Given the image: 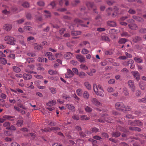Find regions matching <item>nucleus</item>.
<instances>
[{"instance_id":"nucleus-1","label":"nucleus","mask_w":146,"mask_h":146,"mask_svg":"<svg viewBox=\"0 0 146 146\" xmlns=\"http://www.w3.org/2000/svg\"><path fill=\"white\" fill-rule=\"evenodd\" d=\"M93 89L94 91L97 96H99L102 97H104V96L103 93L104 91L102 86L100 85H97L95 84H94Z\"/></svg>"},{"instance_id":"nucleus-2","label":"nucleus","mask_w":146,"mask_h":146,"mask_svg":"<svg viewBox=\"0 0 146 146\" xmlns=\"http://www.w3.org/2000/svg\"><path fill=\"white\" fill-rule=\"evenodd\" d=\"M4 40L6 43L8 44L12 45H15V42H16L15 38L11 36L7 35L5 36Z\"/></svg>"},{"instance_id":"nucleus-3","label":"nucleus","mask_w":146,"mask_h":146,"mask_svg":"<svg viewBox=\"0 0 146 146\" xmlns=\"http://www.w3.org/2000/svg\"><path fill=\"white\" fill-rule=\"evenodd\" d=\"M115 108L117 110L123 111L124 110V108H125V106L122 102H117L115 104Z\"/></svg>"},{"instance_id":"nucleus-4","label":"nucleus","mask_w":146,"mask_h":146,"mask_svg":"<svg viewBox=\"0 0 146 146\" xmlns=\"http://www.w3.org/2000/svg\"><path fill=\"white\" fill-rule=\"evenodd\" d=\"M123 64L125 66H128L129 64H131V66H130V68L131 69H133L135 66V64H134V61L131 59H130L128 62H124Z\"/></svg>"},{"instance_id":"nucleus-5","label":"nucleus","mask_w":146,"mask_h":146,"mask_svg":"<svg viewBox=\"0 0 146 146\" xmlns=\"http://www.w3.org/2000/svg\"><path fill=\"white\" fill-rule=\"evenodd\" d=\"M87 19L89 20H90V21L91 20L90 18L83 19V21H84V22H83L82 21L78 19H75V20H74V22L75 23H76L81 24V25L83 27H87L88 26L87 25H86L85 24H81V23L83 22H84V23H86V22L85 21V20H87Z\"/></svg>"},{"instance_id":"nucleus-6","label":"nucleus","mask_w":146,"mask_h":146,"mask_svg":"<svg viewBox=\"0 0 146 146\" xmlns=\"http://www.w3.org/2000/svg\"><path fill=\"white\" fill-rule=\"evenodd\" d=\"M108 117H109L107 116L106 114V115H104L102 117V118L98 119V121L101 123H104L105 121L110 122V121L108 120Z\"/></svg>"},{"instance_id":"nucleus-7","label":"nucleus","mask_w":146,"mask_h":146,"mask_svg":"<svg viewBox=\"0 0 146 146\" xmlns=\"http://www.w3.org/2000/svg\"><path fill=\"white\" fill-rule=\"evenodd\" d=\"M35 68V66L31 64L28 65L27 66V68L25 70L26 72L30 73H33L32 71Z\"/></svg>"},{"instance_id":"nucleus-8","label":"nucleus","mask_w":146,"mask_h":146,"mask_svg":"<svg viewBox=\"0 0 146 146\" xmlns=\"http://www.w3.org/2000/svg\"><path fill=\"white\" fill-rule=\"evenodd\" d=\"M67 73L65 74V77L67 78H71L74 75L72 71L70 69H67Z\"/></svg>"},{"instance_id":"nucleus-9","label":"nucleus","mask_w":146,"mask_h":146,"mask_svg":"<svg viewBox=\"0 0 146 146\" xmlns=\"http://www.w3.org/2000/svg\"><path fill=\"white\" fill-rule=\"evenodd\" d=\"M91 101L93 104L96 106H102V104L95 98H92L91 100Z\"/></svg>"},{"instance_id":"nucleus-10","label":"nucleus","mask_w":146,"mask_h":146,"mask_svg":"<svg viewBox=\"0 0 146 146\" xmlns=\"http://www.w3.org/2000/svg\"><path fill=\"white\" fill-rule=\"evenodd\" d=\"M128 84L131 90L134 92L135 90L134 82L132 80H129L128 82Z\"/></svg>"},{"instance_id":"nucleus-11","label":"nucleus","mask_w":146,"mask_h":146,"mask_svg":"<svg viewBox=\"0 0 146 146\" xmlns=\"http://www.w3.org/2000/svg\"><path fill=\"white\" fill-rule=\"evenodd\" d=\"M45 55L48 56V59L50 60H53L55 59V56L51 52H46L45 53Z\"/></svg>"},{"instance_id":"nucleus-12","label":"nucleus","mask_w":146,"mask_h":146,"mask_svg":"<svg viewBox=\"0 0 146 146\" xmlns=\"http://www.w3.org/2000/svg\"><path fill=\"white\" fill-rule=\"evenodd\" d=\"M131 73L137 81H138L139 80L140 74L138 72H132Z\"/></svg>"},{"instance_id":"nucleus-13","label":"nucleus","mask_w":146,"mask_h":146,"mask_svg":"<svg viewBox=\"0 0 146 146\" xmlns=\"http://www.w3.org/2000/svg\"><path fill=\"white\" fill-rule=\"evenodd\" d=\"M76 58L80 62H85V57L83 56L80 55H78L76 56Z\"/></svg>"},{"instance_id":"nucleus-14","label":"nucleus","mask_w":146,"mask_h":146,"mask_svg":"<svg viewBox=\"0 0 146 146\" xmlns=\"http://www.w3.org/2000/svg\"><path fill=\"white\" fill-rule=\"evenodd\" d=\"M44 16L45 18H50L51 17V13L48 11L44 10Z\"/></svg>"},{"instance_id":"nucleus-15","label":"nucleus","mask_w":146,"mask_h":146,"mask_svg":"<svg viewBox=\"0 0 146 146\" xmlns=\"http://www.w3.org/2000/svg\"><path fill=\"white\" fill-rule=\"evenodd\" d=\"M12 27V26L11 25L7 24L4 25L3 27L5 31H8L11 29Z\"/></svg>"},{"instance_id":"nucleus-16","label":"nucleus","mask_w":146,"mask_h":146,"mask_svg":"<svg viewBox=\"0 0 146 146\" xmlns=\"http://www.w3.org/2000/svg\"><path fill=\"white\" fill-rule=\"evenodd\" d=\"M23 77L25 80H29L32 78V76L31 74L26 73L23 74Z\"/></svg>"},{"instance_id":"nucleus-17","label":"nucleus","mask_w":146,"mask_h":146,"mask_svg":"<svg viewBox=\"0 0 146 146\" xmlns=\"http://www.w3.org/2000/svg\"><path fill=\"white\" fill-rule=\"evenodd\" d=\"M72 54L70 52H67L64 54V58L66 59H70L72 56Z\"/></svg>"},{"instance_id":"nucleus-18","label":"nucleus","mask_w":146,"mask_h":146,"mask_svg":"<svg viewBox=\"0 0 146 146\" xmlns=\"http://www.w3.org/2000/svg\"><path fill=\"white\" fill-rule=\"evenodd\" d=\"M108 25L110 27H113L116 26V23L114 21H108L107 22Z\"/></svg>"},{"instance_id":"nucleus-19","label":"nucleus","mask_w":146,"mask_h":146,"mask_svg":"<svg viewBox=\"0 0 146 146\" xmlns=\"http://www.w3.org/2000/svg\"><path fill=\"white\" fill-rule=\"evenodd\" d=\"M34 47L35 49L36 50H40L42 48V47L41 45L36 43L34 44Z\"/></svg>"},{"instance_id":"nucleus-20","label":"nucleus","mask_w":146,"mask_h":146,"mask_svg":"<svg viewBox=\"0 0 146 146\" xmlns=\"http://www.w3.org/2000/svg\"><path fill=\"white\" fill-rule=\"evenodd\" d=\"M67 107L72 111H75V108L74 107L72 104H67L66 105Z\"/></svg>"},{"instance_id":"nucleus-21","label":"nucleus","mask_w":146,"mask_h":146,"mask_svg":"<svg viewBox=\"0 0 146 146\" xmlns=\"http://www.w3.org/2000/svg\"><path fill=\"white\" fill-rule=\"evenodd\" d=\"M3 7H5V9L4 10L2 11V12L3 13L5 14V15H8L10 14V11L9 9H7L8 8V7L7 6H4L3 5Z\"/></svg>"},{"instance_id":"nucleus-22","label":"nucleus","mask_w":146,"mask_h":146,"mask_svg":"<svg viewBox=\"0 0 146 146\" xmlns=\"http://www.w3.org/2000/svg\"><path fill=\"white\" fill-rule=\"evenodd\" d=\"M56 104V101L55 100H52L50 101L46 104V105L48 106H52Z\"/></svg>"},{"instance_id":"nucleus-23","label":"nucleus","mask_w":146,"mask_h":146,"mask_svg":"<svg viewBox=\"0 0 146 146\" xmlns=\"http://www.w3.org/2000/svg\"><path fill=\"white\" fill-rule=\"evenodd\" d=\"M99 129L97 128L94 127L92 129V132L91 131H86V134H90L92 132H97L98 131Z\"/></svg>"},{"instance_id":"nucleus-24","label":"nucleus","mask_w":146,"mask_h":146,"mask_svg":"<svg viewBox=\"0 0 146 146\" xmlns=\"http://www.w3.org/2000/svg\"><path fill=\"white\" fill-rule=\"evenodd\" d=\"M128 26L130 29L132 30H136L137 28V25L135 24H130Z\"/></svg>"},{"instance_id":"nucleus-25","label":"nucleus","mask_w":146,"mask_h":146,"mask_svg":"<svg viewBox=\"0 0 146 146\" xmlns=\"http://www.w3.org/2000/svg\"><path fill=\"white\" fill-rule=\"evenodd\" d=\"M132 17L133 19L139 22H142L143 21V19L140 17H137L135 15H133Z\"/></svg>"},{"instance_id":"nucleus-26","label":"nucleus","mask_w":146,"mask_h":146,"mask_svg":"<svg viewBox=\"0 0 146 146\" xmlns=\"http://www.w3.org/2000/svg\"><path fill=\"white\" fill-rule=\"evenodd\" d=\"M23 119H20L17 121L16 125L18 127H20L23 125Z\"/></svg>"},{"instance_id":"nucleus-27","label":"nucleus","mask_w":146,"mask_h":146,"mask_svg":"<svg viewBox=\"0 0 146 146\" xmlns=\"http://www.w3.org/2000/svg\"><path fill=\"white\" fill-rule=\"evenodd\" d=\"M83 96L85 99H87L89 97V94L87 91H84L83 94Z\"/></svg>"},{"instance_id":"nucleus-28","label":"nucleus","mask_w":146,"mask_h":146,"mask_svg":"<svg viewBox=\"0 0 146 146\" xmlns=\"http://www.w3.org/2000/svg\"><path fill=\"white\" fill-rule=\"evenodd\" d=\"M84 85L86 87L88 90H90L91 89V86L89 83L88 82H86L84 83Z\"/></svg>"},{"instance_id":"nucleus-29","label":"nucleus","mask_w":146,"mask_h":146,"mask_svg":"<svg viewBox=\"0 0 146 146\" xmlns=\"http://www.w3.org/2000/svg\"><path fill=\"white\" fill-rule=\"evenodd\" d=\"M134 60L136 62L138 63H141L143 62V60L141 58L135 57L134 58Z\"/></svg>"},{"instance_id":"nucleus-30","label":"nucleus","mask_w":146,"mask_h":146,"mask_svg":"<svg viewBox=\"0 0 146 146\" xmlns=\"http://www.w3.org/2000/svg\"><path fill=\"white\" fill-rule=\"evenodd\" d=\"M86 45L87 47H88L90 46L89 43L88 41H83L80 44V46L82 47L83 46H84Z\"/></svg>"},{"instance_id":"nucleus-31","label":"nucleus","mask_w":146,"mask_h":146,"mask_svg":"<svg viewBox=\"0 0 146 146\" xmlns=\"http://www.w3.org/2000/svg\"><path fill=\"white\" fill-rule=\"evenodd\" d=\"M78 75L81 78H83L86 76V74L83 72H80L78 73Z\"/></svg>"},{"instance_id":"nucleus-32","label":"nucleus","mask_w":146,"mask_h":146,"mask_svg":"<svg viewBox=\"0 0 146 146\" xmlns=\"http://www.w3.org/2000/svg\"><path fill=\"white\" fill-rule=\"evenodd\" d=\"M80 31H72L71 32V34L73 36H77L81 34Z\"/></svg>"},{"instance_id":"nucleus-33","label":"nucleus","mask_w":146,"mask_h":146,"mask_svg":"<svg viewBox=\"0 0 146 146\" xmlns=\"http://www.w3.org/2000/svg\"><path fill=\"white\" fill-rule=\"evenodd\" d=\"M49 90L52 94H55L56 93L57 90L56 88H55L51 87L49 88Z\"/></svg>"},{"instance_id":"nucleus-34","label":"nucleus","mask_w":146,"mask_h":146,"mask_svg":"<svg viewBox=\"0 0 146 146\" xmlns=\"http://www.w3.org/2000/svg\"><path fill=\"white\" fill-rule=\"evenodd\" d=\"M35 62L33 58H27V62H25L26 63H33Z\"/></svg>"},{"instance_id":"nucleus-35","label":"nucleus","mask_w":146,"mask_h":146,"mask_svg":"<svg viewBox=\"0 0 146 146\" xmlns=\"http://www.w3.org/2000/svg\"><path fill=\"white\" fill-rule=\"evenodd\" d=\"M84 109L87 112H90L92 111V109L88 106H85Z\"/></svg>"},{"instance_id":"nucleus-36","label":"nucleus","mask_w":146,"mask_h":146,"mask_svg":"<svg viewBox=\"0 0 146 146\" xmlns=\"http://www.w3.org/2000/svg\"><path fill=\"white\" fill-rule=\"evenodd\" d=\"M101 39L103 41H109L110 39L108 37L106 36H102L101 38Z\"/></svg>"},{"instance_id":"nucleus-37","label":"nucleus","mask_w":146,"mask_h":146,"mask_svg":"<svg viewBox=\"0 0 146 146\" xmlns=\"http://www.w3.org/2000/svg\"><path fill=\"white\" fill-rule=\"evenodd\" d=\"M86 5L89 9L93 8L94 6V3L90 2H88L86 4Z\"/></svg>"},{"instance_id":"nucleus-38","label":"nucleus","mask_w":146,"mask_h":146,"mask_svg":"<svg viewBox=\"0 0 146 146\" xmlns=\"http://www.w3.org/2000/svg\"><path fill=\"white\" fill-rule=\"evenodd\" d=\"M82 90L81 89H78L76 91V94L79 96H81L82 94Z\"/></svg>"},{"instance_id":"nucleus-39","label":"nucleus","mask_w":146,"mask_h":146,"mask_svg":"<svg viewBox=\"0 0 146 146\" xmlns=\"http://www.w3.org/2000/svg\"><path fill=\"white\" fill-rule=\"evenodd\" d=\"M120 135V133L118 132H113L112 133V136L113 137H119Z\"/></svg>"},{"instance_id":"nucleus-40","label":"nucleus","mask_w":146,"mask_h":146,"mask_svg":"<svg viewBox=\"0 0 146 146\" xmlns=\"http://www.w3.org/2000/svg\"><path fill=\"white\" fill-rule=\"evenodd\" d=\"M134 122L135 123V126H140L142 125V123L139 120L134 121Z\"/></svg>"},{"instance_id":"nucleus-41","label":"nucleus","mask_w":146,"mask_h":146,"mask_svg":"<svg viewBox=\"0 0 146 146\" xmlns=\"http://www.w3.org/2000/svg\"><path fill=\"white\" fill-rule=\"evenodd\" d=\"M123 92L124 95L126 96H128L129 93L127 88L125 87L123 89Z\"/></svg>"},{"instance_id":"nucleus-42","label":"nucleus","mask_w":146,"mask_h":146,"mask_svg":"<svg viewBox=\"0 0 146 146\" xmlns=\"http://www.w3.org/2000/svg\"><path fill=\"white\" fill-rule=\"evenodd\" d=\"M141 40L140 37L138 36H136L133 38V41L135 42H137L140 41Z\"/></svg>"},{"instance_id":"nucleus-43","label":"nucleus","mask_w":146,"mask_h":146,"mask_svg":"<svg viewBox=\"0 0 146 146\" xmlns=\"http://www.w3.org/2000/svg\"><path fill=\"white\" fill-rule=\"evenodd\" d=\"M49 74L50 75L56 74H58V72L56 71H53L52 70H49L48 71Z\"/></svg>"},{"instance_id":"nucleus-44","label":"nucleus","mask_w":146,"mask_h":146,"mask_svg":"<svg viewBox=\"0 0 146 146\" xmlns=\"http://www.w3.org/2000/svg\"><path fill=\"white\" fill-rule=\"evenodd\" d=\"M13 68L14 71L17 73L20 72L21 71L20 68L17 66H14Z\"/></svg>"},{"instance_id":"nucleus-45","label":"nucleus","mask_w":146,"mask_h":146,"mask_svg":"<svg viewBox=\"0 0 146 146\" xmlns=\"http://www.w3.org/2000/svg\"><path fill=\"white\" fill-rule=\"evenodd\" d=\"M0 62L4 64H6L7 63V60L5 58H0Z\"/></svg>"},{"instance_id":"nucleus-46","label":"nucleus","mask_w":146,"mask_h":146,"mask_svg":"<svg viewBox=\"0 0 146 146\" xmlns=\"http://www.w3.org/2000/svg\"><path fill=\"white\" fill-rule=\"evenodd\" d=\"M22 6L25 8H27L29 6V4L28 2H24L22 5Z\"/></svg>"},{"instance_id":"nucleus-47","label":"nucleus","mask_w":146,"mask_h":146,"mask_svg":"<svg viewBox=\"0 0 146 146\" xmlns=\"http://www.w3.org/2000/svg\"><path fill=\"white\" fill-rule=\"evenodd\" d=\"M127 41V40L124 38L120 39L119 41V43L120 44H124Z\"/></svg>"},{"instance_id":"nucleus-48","label":"nucleus","mask_w":146,"mask_h":146,"mask_svg":"<svg viewBox=\"0 0 146 146\" xmlns=\"http://www.w3.org/2000/svg\"><path fill=\"white\" fill-rule=\"evenodd\" d=\"M81 119L82 120H85L89 119L90 118L89 117H87L85 115H82L81 116Z\"/></svg>"},{"instance_id":"nucleus-49","label":"nucleus","mask_w":146,"mask_h":146,"mask_svg":"<svg viewBox=\"0 0 146 146\" xmlns=\"http://www.w3.org/2000/svg\"><path fill=\"white\" fill-rule=\"evenodd\" d=\"M128 12L129 13L131 14H135L136 13V11L135 10L131 8H130L129 9Z\"/></svg>"},{"instance_id":"nucleus-50","label":"nucleus","mask_w":146,"mask_h":146,"mask_svg":"<svg viewBox=\"0 0 146 146\" xmlns=\"http://www.w3.org/2000/svg\"><path fill=\"white\" fill-rule=\"evenodd\" d=\"M138 102L139 103H145L146 102V97L138 100Z\"/></svg>"},{"instance_id":"nucleus-51","label":"nucleus","mask_w":146,"mask_h":146,"mask_svg":"<svg viewBox=\"0 0 146 146\" xmlns=\"http://www.w3.org/2000/svg\"><path fill=\"white\" fill-rule=\"evenodd\" d=\"M82 53L83 54H86L89 52V51L86 48H84L82 51Z\"/></svg>"},{"instance_id":"nucleus-52","label":"nucleus","mask_w":146,"mask_h":146,"mask_svg":"<svg viewBox=\"0 0 146 146\" xmlns=\"http://www.w3.org/2000/svg\"><path fill=\"white\" fill-rule=\"evenodd\" d=\"M6 129H10L11 130H16L15 127L13 125H10L9 127H6Z\"/></svg>"},{"instance_id":"nucleus-53","label":"nucleus","mask_w":146,"mask_h":146,"mask_svg":"<svg viewBox=\"0 0 146 146\" xmlns=\"http://www.w3.org/2000/svg\"><path fill=\"white\" fill-rule=\"evenodd\" d=\"M27 40L28 42H31L32 40L35 41V40L34 37L30 36L27 38Z\"/></svg>"},{"instance_id":"nucleus-54","label":"nucleus","mask_w":146,"mask_h":146,"mask_svg":"<svg viewBox=\"0 0 146 146\" xmlns=\"http://www.w3.org/2000/svg\"><path fill=\"white\" fill-rule=\"evenodd\" d=\"M141 94V92L139 90H136L135 93V94L137 97H139L140 96Z\"/></svg>"},{"instance_id":"nucleus-55","label":"nucleus","mask_w":146,"mask_h":146,"mask_svg":"<svg viewBox=\"0 0 146 146\" xmlns=\"http://www.w3.org/2000/svg\"><path fill=\"white\" fill-rule=\"evenodd\" d=\"M121 36L122 37H126L129 36V35L128 33L126 32H123L121 34Z\"/></svg>"},{"instance_id":"nucleus-56","label":"nucleus","mask_w":146,"mask_h":146,"mask_svg":"<svg viewBox=\"0 0 146 146\" xmlns=\"http://www.w3.org/2000/svg\"><path fill=\"white\" fill-rule=\"evenodd\" d=\"M37 60L39 62H42L44 61V59L43 57H40L38 58Z\"/></svg>"},{"instance_id":"nucleus-57","label":"nucleus","mask_w":146,"mask_h":146,"mask_svg":"<svg viewBox=\"0 0 146 146\" xmlns=\"http://www.w3.org/2000/svg\"><path fill=\"white\" fill-rule=\"evenodd\" d=\"M115 80L114 79H110V80H109L108 82V83L109 84H114L115 83Z\"/></svg>"},{"instance_id":"nucleus-58","label":"nucleus","mask_w":146,"mask_h":146,"mask_svg":"<svg viewBox=\"0 0 146 146\" xmlns=\"http://www.w3.org/2000/svg\"><path fill=\"white\" fill-rule=\"evenodd\" d=\"M80 2L79 0H75L72 3V5L73 6L76 5Z\"/></svg>"},{"instance_id":"nucleus-59","label":"nucleus","mask_w":146,"mask_h":146,"mask_svg":"<svg viewBox=\"0 0 146 146\" xmlns=\"http://www.w3.org/2000/svg\"><path fill=\"white\" fill-rule=\"evenodd\" d=\"M10 125V123L8 122H5L3 124V126L5 127H9Z\"/></svg>"},{"instance_id":"nucleus-60","label":"nucleus","mask_w":146,"mask_h":146,"mask_svg":"<svg viewBox=\"0 0 146 146\" xmlns=\"http://www.w3.org/2000/svg\"><path fill=\"white\" fill-rule=\"evenodd\" d=\"M96 20L97 21L98 20V24H100L101 22V19L100 17L99 16H97L95 18Z\"/></svg>"},{"instance_id":"nucleus-61","label":"nucleus","mask_w":146,"mask_h":146,"mask_svg":"<svg viewBox=\"0 0 146 146\" xmlns=\"http://www.w3.org/2000/svg\"><path fill=\"white\" fill-rule=\"evenodd\" d=\"M131 108L130 106H125V108H124V110L126 111H129L131 110Z\"/></svg>"},{"instance_id":"nucleus-62","label":"nucleus","mask_w":146,"mask_h":146,"mask_svg":"<svg viewBox=\"0 0 146 146\" xmlns=\"http://www.w3.org/2000/svg\"><path fill=\"white\" fill-rule=\"evenodd\" d=\"M24 29L25 30H27L28 31H31L32 30V27L27 26H25L24 27Z\"/></svg>"},{"instance_id":"nucleus-63","label":"nucleus","mask_w":146,"mask_h":146,"mask_svg":"<svg viewBox=\"0 0 146 146\" xmlns=\"http://www.w3.org/2000/svg\"><path fill=\"white\" fill-rule=\"evenodd\" d=\"M80 68L84 70H87L88 69V68L87 66H86L85 65L82 64L80 66Z\"/></svg>"},{"instance_id":"nucleus-64","label":"nucleus","mask_w":146,"mask_h":146,"mask_svg":"<svg viewBox=\"0 0 146 146\" xmlns=\"http://www.w3.org/2000/svg\"><path fill=\"white\" fill-rule=\"evenodd\" d=\"M11 146H21L17 142H13L11 144Z\"/></svg>"}]
</instances>
